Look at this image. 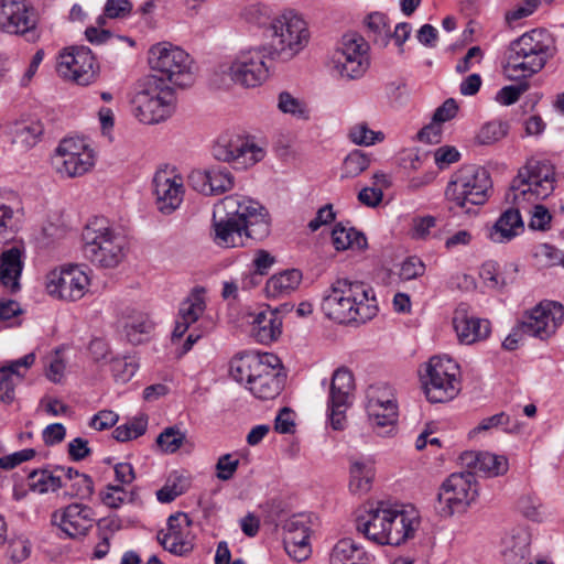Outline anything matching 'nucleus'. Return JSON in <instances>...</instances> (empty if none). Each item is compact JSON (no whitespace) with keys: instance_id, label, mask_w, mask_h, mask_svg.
Segmentation results:
<instances>
[{"instance_id":"f257e3e1","label":"nucleus","mask_w":564,"mask_h":564,"mask_svg":"<svg viewBox=\"0 0 564 564\" xmlns=\"http://www.w3.org/2000/svg\"><path fill=\"white\" fill-rule=\"evenodd\" d=\"M555 172L547 161L530 160L512 180L506 200L513 205L500 215L488 231L492 242L503 243L514 238L523 228L520 209L536 200L545 199L554 191Z\"/></svg>"},{"instance_id":"f03ea898","label":"nucleus","mask_w":564,"mask_h":564,"mask_svg":"<svg viewBox=\"0 0 564 564\" xmlns=\"http://www.w3.org/2000/svg\"><path fill=\"white\" fill-rule=\"evenodd\" d=\"M212 229L217 246L246 247L250 240L261 241L269 236L270 219L267 209L258 202L230 195L216 206Z\"/></svg>"},{"instance_id":"7ed1b4c3","label":"nucleus","mask_w":564,"mask_h":564,"mask_svg":"<svg viewBox=\"0 0 564 564\" xmlns=\"http://www.w3.org/2000/svg\"><path fill=\"white\" fill-rule=\"evenodd\" d=\"M321 308L339 324L366 323L378 313L373 289L359 280L338 278L324 292Z\"/></svg>"},{"instance_id":"20e7f679","label":"nucleus","mask_w":564,"mask_h":564,"mask_svg":"<svg viewBox=\"0 0 564 564\" xmlns=\"http://www.w3.org/2000/svg\"><path fill=\"white\" fill-rule=\"evenodd\" d=\"M229 373L235 381L245 383L260 400L278 397L285 381L279 357L270 352H245L234 357L229 364Z\"/></svg>"},{"instance_id":"39448f33","label":"nucleus","mask_w":564,"mask_h":564,"mask_svg":"<svg viewBox=\"0 0 564 564\" xmlns=\"http://www.w3.org/2000/svg\"><path fill=\"white\" fill-rule=\"evenodd\" d=\"M555 52L553 35L545 29H533L511 42L505 72L513 80L530 77L540 72Z\"/></svg>"},{"instance_id":"423d86ee","label":"nucleus","mask_w":564,"mask_h":564,"mask_svg":"<svg viewBox=\"0 0 564 564\" xmlns=\"http://www.w3.org/2000/svg\"><path fill=\"white\" fill-rule=\"evenodd\" d=\"M83 253L94 265L115 268L123 259L124 240L105 217L89 219L82 232Z\"/></svg>"},{"instance_id":"0eeeda50","label":"nucleus","mask_w":564,"mask_h":564,"mask_svg":"<svg viewBox=\"0 0 564 564\" xmlns=\"http://www.w3.org/2000/svg\"><path fill=\"white\" fill-rule=\"evenodd\" d=\"M132 105L140 122L154 124L166 120L174 111V89L156 75H149L138 82Z\"/></svg>"},{"instance_id":"6e6552de","label":"nucleus","mask_w":564,"mask_h":564,"mask_svg":"<svg viewBox=\"0 0 564 564\" xmlns=\"http://www.w3.org/2000/svg\"><path fill=\"white\" fill-rule=\"evenodd\" d=\"M270 31L271 36L267 52L271 58L290 61L303 51L310 41L306 22L292 10L276 17L271 22Z\"/></svg>"},{"instance_id":"1a4fd4ad","label":"nucleus","mask_w":564,"mask_h":564,"mask_svg":"<svg viewBox=\"0 0 564 564\" xmlns=\"http://www.w3.org/2000/svg\"><path fill=\"white\" fill-rule=\"evenodd\" d=\"M490 189L491 180L484 167L465 165L453 174L445 195L448 200L469 214L474 206L487 202Z\"/></svg>"},{"instance_id":"9d476101","label":"nucleus","mask_w":564,"mask_h":564,"mask_svg":"<svg viewBox=\"0 0 564 564\" xmlns=\"http://www.w3.org/2000/svg\"><path fill=\"white\" fill-rule=\"evenodd\" d=\"M460 369L458 364L447 356H434L425 365L421 376L427 400L442 403L453 400L460 391Z\"/></svg>"},{"instance_id":"9b49d317","label":"nucleus","mask_w":564,"mask_h":564,"mask_svg":"<svg viewBox=\"0 0 564 564\" xmlns=\"http://www.w3.org/2000/svg\"><path fill=\"white\" fill-rule=\"evenodd\" d=\"M149 64L152 70L161 74L165 83L180 87L193 84V61L181 47L163 42L153 45L149 51Z\"/></svg>"},{"instance_id":"f8f14e48","label":"nucleus","mask_w":564,"mask_h":564,"mask_svg":"<svg viewBox=\"0 0 564 564\" xmlns=\"http://www.w3.org/2000/svg\"><path fill=\"white\" fill-rule=\"evenodd\" d=\"M37 13L26 0H0V30L11 35H21L30 43L40 39Z\"/></svg>"},{"instance_id":"ddd939ff","label":"nucleus","mask_w":564,"mask_h":564,"mask_svg":"<svg viewBox=\"0 0 564 564\" xmlns=\"http://www.w3.org/2000/svg\"><path fill=\"white\" fill-rule=\"evenodd\" d=\"M265 46L240 51L228 68L230 79L243 87L253 88L262 85L269 77Z\"/></svg>"},{"instance_id":"4468645a","label":"nucleus","mask_w":564,"mask_h":564,"mask_svg":"<svg viewBox=\"0 0 564 564\" xmlns=\"http://www.w3.org/2000/svg\"><path fill=\"white\" fill-rule=\"evenodd\" d=\"M369 46L362 36L356 33L345 34L341 47L334 54L335 69L341 78L358 79L369 67Z\"/></svg>"},{"instance_id":"2eb2a0df","label":"nucleus","mask_w":564,"mask_h":564,"mask_svg":"<svg viewBox=\"0 0 564 564\" xmlns=\"http://www.w3.org/2000/svg\"><path fill=\"white\" fill-rule=\"evenodd\" d=\"M213 156L231 163L236 170H246L264 158L262 148L240 135H221L213 145Z\"/></svg>"},{"instance_id":"dca6fc26","label":"nucleus","mask_w":564,"mask_h":564,"mask_svg":"<svg viewBox=\"0 0 564 564\" xmlns=\"http://www.w3.org/2000/svg\"><path fill=\"white\" fill-rule=\"evenodd\" d=\"M93 150L82 139L68 138L62 140L53 158L56 171L68 177L85 174L94 165Z\"/></svg>"},{"instance_id":"f3484780","label":"nucleus","mask_w":564,"mask_h":564,"mask_svg":"<svg viewBox=\"0 0 564 564\" xmlns=\"http://www.w3.org/2000/svg\"><path fill=\"white\" fill-rule=\"evenodd\" d=\"M56 69L62 77L87 86L97 79L99 65L89 47L73 46L59 55Z\"/></svg>"},{"instance_id":"a211bd4d","label":"nucleus","mask_w":564,"mask_h":564,"mask_svg":"<svg viewBox=\"0 0 564 564\" xmlns=\"http://www.w3.org/2000/svg\"><path fill=\"white\" fill-rule=\"evenodd\" d=\"M478 492L476 477L473 471L454 473L442 485L438 500L444 503L443 512L452 516L464 510L476 498Z\"/></svg>"},{"instance_id":"6ab92c4d","label":"nucleus","mask_w":564,"mask_h":564,"mask_svg":"<svg viewBox=\"0 0 564 564\" xmlns=\"http://www.w3.org/2000/svg\"><path fill=\"white\" fill-rule=\"evenodd\" d=\"M563 321L564 306L545 301L533 307L519 324L523 334L544 340L555 334Z\"/></svg>"},{"instance_id":"aec40b11","label":"nucleus","mask_w":564,"mask_h":564,"mask_svg":"<svg viewBox=\"0 0 564 564\" xmlns=\"http://www.w3.org/2000/svg\"><path fill=\"white\" fill-rule=\"evenodd\" d=\"M355 389L354 376L347 368H338L332 377L328 397L330 425L341 431L346 424V411L351 405Z\"/></svg>"},{"instance_id":"412c9836","label":"nucleus","mask_w":564,"mask_h":564,"mask_svg":"<svg viewBox=\"0 0 564 564\" xmlns=\"http://www.w3.org/2000/svg\"><path fill=\"white\" fill-rule=\"evenodd\" d=\"M89 285V278L79 265H68L53 270L47 274V292L59 300L77 301L82 299Z\"/></svg>"},{"instance_id":"4be33fe9","label":"nucleus","mask_w":564,"mask_h":564,"mask_svg":"<svg viewBox=\"0 0 564 564\" xmlns=\"http://www.w3.org/2000/svg\"><path fill=\"white\" fill-rule=\"evenodd\" d=\"M191 524L192 520L186 513L172 514L167 519L166 530L159 531L158 541L174 555H187L194 549Z\"/></svg>"},{"instance_id":"5701e85b","label":"nucleus","mask_w":564,"mask_h":564,"mask_svg":"<svg viewBox=\"0 0 564 564\" xmlns=\"http://www.w3.org/2000/svg\"><path fill=\"white\" fill-rule=\"evenodd\" d=\"M154 195L158 209L170 215L176 210L183 202L184 183L181 175L174 170L162 169L156 171L153 177Z\"/></svg>"},{"instance_id":"b1692460","label":"nucleus","mask_w":564,"mask_h":564,"mask_svg":"<svg viewBox=\"0 0 564 564\" xmlns=\"http://www.w3.org/2000/svg\"><path fill=\"white\" fill-rule=\"evenodd\" d=\"M310 533V520L306 514H294L283 524L284 549L296 562L306 560L311 554Z\"/></svg>"},{"instance_id":"393cba45","label":"nucleus","mask_w":564,"mask_h":564,"mask_svg":"<svg viewBox=\"0 0 564 564\" xmlns=\"http://www.w3.org/2000/svg\"><path fill=\"white\" fill-rule=\"evenodd\" d=\"M52 523L57 525L67 536H84L93 528L94 511L90 507L72 503L52 514Z\"/></svg>"},{"instance_id":"a878e982","label":"nucleus","mask_w":564,"mask_h":564,"mask_svg":"<svg viewBox=\"0 0 564 564\" xmlns=\"http://www.w3.org/2000/svg\"><path fill=\"white\" fill-rule=\"evenodd\" d=\"M453 326L462 344L470 345L486 339L490 334V322L469 314V307L460 303L454 311Z\"/></svg>"},{"instance_id":"bb28decb","label":"nucleus","mask_w":564,"mask_h":564,"mask_svg":"<svg viewBox=\"0 0 564 564\" xmlns=\"http://www.w3.org/2000/svg\"><path fill=\"white\" fill-rule=\"evenodd\" d=\"M392 507L384 502H379L376 508L367 511L356 520V529L368 540L379 545H386L388 534V523L391 517Z\"/></svg>"},{"instance_id":"cd10ccee","label":"nucleus","mask_w":564,"mask_h":564,"mask_svg":"<svg viewBox=\"0 0 564 564\" xmlns=\"http://www.w3.org/2000/svg\"><path fill=\"white\" fill-rule=\"evenodd\" d=\"M419 524L420 520L415 510L392 507L386 545L398 546L412 539Z\"/></svg>"},{"instance_id":"c85d7f7f","label":"nucleus","mask_w":564,"mask_h":564,"mask_svg":"<svg viewBox=\"0 0 564 564\" xmlns=\"http://www.w3.org/2000/svg\"><path fill=\"white\" fill-rule=\"evenodd\" d=\"M34 361L35 355L31 352L0 368V400L2 402H13L17 384L23 380L26 369Z\"/></svg>"},{"instance_id":"c756f323","label":"nucleus","mask_w":564,"mask_h":564,"mask_svg":"<svg viewBox=\"0 0 564 564\" xmlns=\"http://www.w3.org/2000/svg\"><path fill=\"white\" fill-rule=\"evenodd\" d=\"M460 460L474 475L484 473L487 476H499L508 470V460L505 456L488 452H465Z\"/></svg>"},{"instance_id":"7c9ffc66","label":"nucleus","mask_w":564,"mask_h":564,"mask_svg":"<svg viewBox=\"0 0 564 564\" xmlns=\"http://www.w3.org/2000/svg\"><path fill=\"white\" fill-rule=\"evenodd\" d=\"M282 332V321L276 311L265 310L254 315L251 322V336L260 344H270Z\"/></svg>"},{"instance_id":"2f4dec72","label":"nucleus","mask_w":564,"mask_h":564,"mask_svg":"<svg viewBox=\"0 0 564 564\" xmlns=\"http://www.w3.org/2000/svg\"><path fill=\"white\" fill-rule=\"evenodd\" d=\"M22 269V252L18 247H12L0 254V282L12 293L20 290Z\"/></svg>"},{"instance_id":"473e14b6","label":"nucleus","mask_w":564,"mask_h":564,"mask_svg":"<svg viewBox=\"0 0 564 564\" xmlns=\"http://www.w3.org/2000/svg\"><path fill=\"white\" fill-rule=\"evenodd\" d=\"M119 324L127 339L133 344L139 345L143 343L145 336L151 332L153 324L145 313L127 308L119 319Z\"/></svg>"},{"instance_id":"72a5a7b5","label":"nucleus","mask_w":564,"mask_h":564,"mask_svg":"<svg viewBox=\"0 0 564 564\" xmlns=\"http://www.w3.org/2000/svg\"><path fill=\"white\" fill-rule=\"evenodd\" d=\"M375 478V467L369 459H349V489L362 495L370 490Z\"/></svg>"},{"instance_id":"f704fd0d","label":"nucleus","mask_w":564,"mask_h":564,"mask_svg":"<svg viewBox=\"0 0 564 564\" xmlns=\"http://www.w3.org/2000/svg\"><path fill=\"white\" fill-rule=\"evenodd\" d=\"M302 281V273L296 269L285 270L272 275L265 283L268 297L278 299L292 293Z\"/></svg>"},{"instance_id":"c9c22d12","label":"nucleus","mask_w":564,"mask_h":564,"mask_svg":"<svg viewBox=\"0 0 564 564\" xmlns=\"http://www.w3.org/2000/svg\"><path fill=\"white\" fill-rule=\"evenodd\" d=\"M332 241L336 250L347 249L365 250L368 247L366 236L352 227H346L341 223L335 225L332 231Z\"/></svg>"},{"instance_id":"e433bc0d","label":"nucleus","mask_w":564,"mask_h":564,"mask_svg":"<svg viewBox=\"0 0 564 564\" xmlns=\"http://www.w3.org/2000/svg\"><path fill=\"white\" fill-rule=\"evenodd\" d=\"M366 398V405H371V408L377 405H388L383 409V412H388L384 417L388 420H397L398 405L391 387L383 383L372 384L367 389Z\"/></svg>"},{"instance_id":"4c0bfd02","label":"nucleus","mask_w":564,"mask_h":564,"mask_svg":"<svg viewBox=\"0 0 564 564\" xmlns=\"http://www.w3.org/2000/svg\"><path fill=\"white\" fill-rule=\"evenodd\" d=\"M43 131L44 128L40 121L17 122L11 130L12 142L23 149H30L39 142Z\"/></svg>"},{"instance_id":"58836bf2","label":"nucleus","mask_w":564,"mask_h":564,"mask_svg":"<svg viewBox=\"0 0 564 564\" xmlns=\"http://www.w3.org/2000/svg\"><path fill=\"white\" fill-rule=\"evenodd\" d=\"M28 480L30 489L39 494L56 491L64 486L61 475L56 474L55 468L53 470L34 469L29 474Z\"/></svg>"},{"instance_id":"ea45409f","label":"nucleus","mask_w":564,"mask_h":564,"mask_svg":"<svg viewBox=\"0 0 564 564\" xmlns=\"http://www.w3.org/2000/svg\"><path fill=\"white\" fill-rule=\"evenodd\" d=\"M498 427H501L506 433L517 434L521 431L522 426L518 420L512 419L506 412H500L492 416L482 419L470 434L486 432Z\"/></svg>"},{"instance_id":"a19ab883","label":"nucleus","mask_w":564,"mask_h":564,"mask_svg":"<svg viewBox=\"0 0 564 564\" xmlns=\"http://www.w3.org/2000/svg\"><path fill=\"white\" fill-rule=\"evenodd\" d=\"M205 307L203 291L195 290L181 303L177 317L192 325L203 315Z\"/></svg>"},{"instance_id":"79ce46f5","label":"nucleus","mask_w":564,"mask_h":564,"mask_svg":"<svg viewBox=\"0 0 564 564\" xmlns=\"http://www.w3.org/2000/svg\"><path fill=\"white\" fill-rule=\"evenodd\" d=\"M19 229V218L11 206L4 203L0 196V243H6L14 239Z\"/></svg>"},{"instance_id":"37998d69","label":"nucleus","mask_w":564,"mask_h":564,"mask_svg":"<svg viewBox=\"0 0 564 564\" xmlns=\"http://www.w3.org/2000/svg\"><path fill=\"white\" fill-rule=\"evenodd\" d=\"M509 130L507 122L492 120L485 123L478 131L476 140L478 144L490 145L503 139Z\"/></svg>"},{"instance_id":"c03bdc74","label":"nucleus","mask_w":564,"mask_h":564,"mask_svg":"<svg viewBox=\"0 0 564 564\" xmlns=\"http://www.w3.org/2000/svg\"><path fill=\"white\" fill-rule=\"evenodd\" d=\"M387 406L388 405H377L371 408V405H366V411L371 427L378 435L381 436L389 435L394 430V425L397 423V420H388L384 417L388 412H383V409Z\"/></svg>"},{"instance_id":"a18cd8bd","label":"nucleus","mask_w":564,"mask_h":564,"mask_svg":"<svg viewBox=\"0 0 564 564\" xmlns=\"http://www.w3.org/2000/svg\"><path fill=\"white\" fill-rule=\"evenodd\" d=\"M370 165V158L360 150L350 152L344 160L341 177L352 178L366 171Z\"/></svg>"},{"instance_id":"49530a36","label":"nucleus","mask_w":564,"mask_h":564,"mask_svg":"<svg viewBox=\"0 0 564 564\" xmlns=\"http://www.w3.org/2000/svg\"><path fill=\"white\" fill-rule=\"evenodd\" d=\"M210 195L223 194L234 187V176L230 171L220 165L208 169Z\"/></svg>"},{"instance_id":"de8ad7c7","label":"nucleus","mask_w":564,"mask_h":564,"mask_svg":"<svg viewBox=\"0 0 564 564\" xmlns=\"http://www.w3.org/2000/svg\"><path fill=\"white\" fill-rule=\"evenodd\" d=\"M186 442V435L177 426L164 429L156 437L158 446L165 453L177 452Z\"/></svg>"},{"instance_id":"09e8293b","label":"nucleus","mask_w":564,"mask_h":564,"mask_svg":"<svg viewBox=\"0 0 564 564\" xmlns=\"http://www.w3.org/2000/svg\"><path fill=\"white\" fill-rule=\"evenodd\" d=\"M369 30V36L372 34V40L376 43L387 45L390 39V26L387 22V17L380 12L370 13L366 20Z\"/></svg>"},{"instance_id":"8fccbe9b","label":"nucleus","mask_w":564,"mask_h":564,"mask_svg":"<svg viewBox=\"0 0 564 564\" xmlns=\"http://www.w3.org/2000/svg\"><path fill=\"white\" fill-rule=\"evenodd\" d=\"M99 498L105 506L111 509H118L132 499V492L127 491L124 487L120 485H107L100 490Z\"/></svg>"},{"instance_id":"3c124183","label":"nucleus","mask_w":564,"mask_h":564,"mask_svg":"<svg viewBox=\"0 0 564 564\" xmlns=\"http://www.w3.org/2000/svg\"><path fill=\"white\" fill-rule=\"evenodd\" d=\"M278 108L283 113H289L297 119H308L310 111L302 100L293 97L288 91H282L279 95Z\"/></svg>"},{"instance_id":"603ef678","label":"nucleus","mask_w":564,"mask_h":564,"mask_svg":"<svg viewBox=\"0 0 564 564\" xmlns=\"http://www.w3.org/2000/svg\"><path fill=\"white\" fill-rule=\"evenodd\" d=\"M147 431V421L142 417L117 426L113 431V437L118 442H127L143 435Z\"/></svg>"},{"instance_id":"864d4df0","label":"nucleus","mask_w":564,"mask_h":564,"mask_svg":"<svg viewBox=\"0 0 564 564\" xmlns=\"http://www.w3.org/2000/svg\"><path fill=\"white\" fill-rule=\"evenodd\" d=\"M32 551L31 542L23 538L18 536L11 539L7 550V556L10 564H21L30 557Z\"/></svg>"},{"instance_id":"5fc2aeb1","label":"nucleus","mask_w":564,"mask_h":564,"mask_svg":"<svg viewBox=\"0 0 564 564\" xmlns=\"http://www.w3.org/2000/svg\"><path fill=\"white\" fill-rule=\"evenodd\" d=\"M349 138L356 144L368 147L382 141L384 135L380 131H372L366 123H358L350 129Z\"/></svg>"},{"instance_id":"6e6d98bb","label":"nucleus","mask_w":564,"mask_h":564,"mask_svg":"<svg viewBox=\"0 0 564 564\" xmlns=\"http://www.w3.org/2000/svg\"><path fill=\"white\" fill-rule=\"evenodd\" d=\"M518 510L532 521H541L543 518L542 503L536 496L524 495L517 502Z\"/></svg>"},{"instance_id":"4d7b16f0","label":"nucleus","mask_w":564,"mask_h":564,"mask_svg":"<svg viewBox=\"0 0 564 564\" xmlns=\"http://www.w3.org/2000/svg\"><path fill=\"white\" fill-rule=\"evenodd\" d=\"M356 542L351 539L339 540L332 550L330 564H349L350 556L355 552Z\"/></svg>"},{"instance_id":"13d9d810","label":"nucleus","mask_w":564,"mask_h":564,"mask_svg":"<svg viewBox=\"0 0 564 564\" xmlns=\"http://www.w3.org/2000/svg\"><path fill=\"white\" fill-rule=\"evenodd\" d=\"M238 467V458H234L232 454H224L218 458L216 463V477L219 480L227 481L234 477Z\"/></svg>"},{"instance_id":"bf43d9fd","label":"nucleus","mask_w":564,"mask_h":564,"mask_svg":"<svg viewBox=\"0 0 564 564\" xmlns=\"http://www.w3.org/2000/svg\"><path fill=\"white\" fill-rule=\"evenodd\" d=\"M529 88L528 83H520L518 85H509L502 87L497 94V101L503 106H510L518 101L520 96Z\"/></svg>"},{"instance_id":"052dcab7","label":"nucleus","mask_w":564,"mask_h":564,"mask_svg":"<svg viewBox=\"0 0 564 564\" xmlns=\"http://www.w3.org/2000/svg\"><path fill=\"white\" fill-rule=\"evenodd\" d=\"M436 226V218L433 216L414 217L412 219L411 237L414 239H426L432 228Z\"/></svg>"},{"instance_id":"680f3d73","label":"nucleus","mask_w":564,"mask_h":564,"mask_svg":"<svg viewBox=\"0 0 564 564\" xmlns=\"http://www.w3.org/2000/svg\"><path fill=\"white\" fill-rule=\"evenodd\" d=\"M425 272V264L417 257H410L403 261L400 269V278L402 280H413Z\"/></svg>"},{"instance_id":"e2e57ef3","label":"nucleus","mask_w":564,"mask_h":564,"mask_svg":"<svg viewBox=\"0 0 564 564\" xmlns=\"http://www.w3.org/2000/svg\"><path fill=\"white\" fill-rule=\"evenodd\" d=\"M551 219L552 216L546 207L540 204H534L531 210L529 227L534 230H546Z\"/></svg>"},{"instance_id":"0e129e2a","label":"nucleus","mask_w":564,"mask_h":564,"mask_svg":"<svg viewBox=\"0 0 564 564\" xmlns=\"http://www.w3.org/2000/svg\"><path fill=\"white\" fill-rule=\"evenodd\" d=\"M208 170H194L188 175V185L198 193L210 195Z\"/></svg>"},{"instance_id":"69168bd1","label":"nucleus","mask_w":564,"mask_h":564,"mask_svg":"<svg viewBox=\"0 0 564 564\" xmlns=\"http://www.w3.org/2000/svg\"><path fill=\"white\" fill-rule=\"evenodd\" d=\"M138 370V365L132 360L120 359L112 365V372L117 381H129Z\"/></svg>"},{"instance_id":"338daca9","label":"nucleus","mask_w":564,"mask_h":564,"mask_svg":"<svg viewBox=\"0 0 564 564\" xmlns=\"http://www.w3.org/2000/svg\"><path fill=\"white\" fill-rule=\"evenodd\" d=\"M72 496L77 497L79 499H88L94 494V481L91 477L86 474H80L72 482Z\"/></svg>"},{"instance_id":"774afa93","label":"nucleus","mask_w":564,"mask_h":564,"mask_svg":"<svg viewBox=\"0 0 564 564\" xmlns=\"http://www.w3.org/2000/svg\"><path fill=\"white\" fill-rule=\"evenodd\" d=\"M460 159V153L455 147L444 145L434 152V160L440 169H444Z\"/></svg>"}]
</instances>
